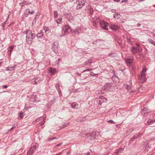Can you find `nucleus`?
<instances>
[{"mask_svg": "<svg viewBox=\"0 0 155 155\" xmlns=\"http://www.w3.org/2000/svg\"><path fill=\"white\" fill-rule=\"evenodd\" d=\"M148 41L150 43L152 44L153 43H154V41H153L152 39L150 38H149L148 39Z\"/></svg>", "mask_w": 155, "mask_h": 155, "instance_id": "obj_36", "label": "nucleus"}, {"mask_svg": "<svg viewBox=\"0 0 155 155\" xmlns=\"http://www.w3.org/2000/svg\"><path fill=\"white\" fill-rule=\"evenodd\" d=\"M126 39L128 42L130 43V42H131V39H130V38H128V37H127Z\"/></svg>", "mask_w": 155, "mask_h": 155, "instance_id": "obj_39", "label": "nucleus"}, {"mask_svg": "<svg viewBox=\"0 0 155 155\" xmlns=\"http://www.w3.org/2000/svg\"><path fill=\"white\" fill-rule=\"evenodd\" d=\"M14 48V46H11L9 48V51H10V55H11L12 51L13 50Z\"/></svg>", "mask_w": 155, "mask_h": 155, "instance_id": "obj_25", "label": "nucleus"}, {"mask_svg": "<svg viewBox=\"0 0 155 155\" xmlns=\"http://www.w3.org/2000/svg\"><path fill=\"white\" fill-rule=\"evenodd\" d=\"M143 87H141L138 88V91L139 92H142V90L143 89Z\"/></svg>", "mask_w": 155, "mask_h": 155, "instance_id": "obj_34", "label": "nucleus"}, {"mask_svg": "<svg viewBox=\"0 0 155 155\" xmlns=\"http://www.w3.org/2000/svg\"><path fill=\"white\" fill-rule=\"evenodd\" d=\"M26 32V42L29 45H31L32 43V40L34 39L36 35L35 33H32V31L30 30H26L24 31Z\"/></svg>", "mask_w": 155, "mask_h": 155, "instance_id": "obj_1", "label": "nucleus"}, {"mask_svg": "<svg viewBox=\"0 0 155 155\" xmlns=\"http://www.w3.org/2000/svg\"><path fill=\"white\" fill-rule=\"evenodd\" d=\"M38 119H37L36 120V121H38Z\"/></svg>", "mask_w": 155, "mask_h": 155, "instance_id": "obj_59", "label": "nucleus"}, {"mask_svg": "<svg viewBox=\"0 0 155 155\" xmlns=\"http://www.w3.org/2000/svg\"><path fill=\"white\" fill-rule=\"evenodd\" d=\"M66 18L68 20L71 22L73 21L74 20L73 16L71 13H66L64 15Z\"/></svg>", "mask_w": 155, "mask_h": 155, "instance_id": "obj_7", "label": "nucleus"}, {"mask_svg": "<svg viewBox=\"0 0 155 155\" xmlns=\"http://www.w3.org/2000/svg\"><path fill=\"white\" fill-rule=\"evenodd\" d=\"M108 122L110 123H113L114 124H115V123L112 120H109Z\"/></svg>", "mask_w": 155, "mask_h": 155, "instance_id": "obj_44", "label": "nucleus"}, {"mask_svg": "<svg viewBox=\"0 0 155 155\" xmlns=\"http://www.w3.org/2000/svg\"><path fill=\"white\" fill-rule=\"evenodd\" d=\"M78 75L79 76H81V74H78Z\"/></svg>", "mask_w": 155, "mask_h": 155, "instance_id": "obj_58", "label": "nucleus"}, {"mask_svg": "<svg viewBox=\"0 0 155 155\" xmlns=\"http://www.w3.org/2000/svg\"><path fill=\"white\" fill-rule=\"evenodd\" d=\"M112 80L114 82L117 83L119 81V80L118 77L116 75H114L112 78Z\"/></svg>", "mask_w": 155, "mask_h": 155, "instance_id": "obj_15", "label": "nucleus"}, {"mask_svg": "<svg viewBox=\"0 0 155 155\" xmlns=\"http://www.w3.org/2000/svg\"><path fill=\"white\" fill-rule=\"evenodd\" d=\"M44 30H45V32L47 33H48L50 31L49 28H45Z\"/></svg>", "mask_w": 155, "mask_h": 155, "instance_id": "obj_35", "label": "nucleus"}, {"mask_svg": "<svg viewBox=\"0 0 155 155\" xmlns=\"http://www.w3.org/2000/svg\"><path fill=\"white\" fill-rule=\"evenodd\" d=\"M146 71V68H143L142 71L141 73V75L140 77V79L141 80L142 82H144L146 80V78L145 75V72Z\"/></svg>", "mask_w": 155, "mask_h": 155, "instance_id": "obj_3", "label": "nucleus"}, {"mask_svg": "<svg viewBox=\"0 0 155 155\" xmlns=\"http://www.w3.org/2000/svg\"><path fill=\"white\" fill-rule=\"evenodd\" d=\"M34 13H35V12H34V11H32L31 12V13H30L32 15V14H34Z\"/></svg>", "mask_w": 155, "mask_h": 155, "instance_id": "obj_50", "label": "nucleus"}, {"mask_svg": "<svg viewBox=\"0 0 155 155\" xmlns=\"http://www.w3.org/2000/svg\"><path fill=\"white\" fill-rule=\"evenodd\" d=\"M40 15V14L38 13L36 15H35V19H36V18H38V16Z\"/></svg>", "mask_w": 155, "mask_h": 155, "instance_id": "obj_40", "label": "nucleus"}, {"mask_svg": "<svg viewBox=\"0 0 155 155\" xmlns=\"http://www.w3.org/2000/svg\"><path fill=\"white\" fill-rule=\"evenodd\" d=\"M107 99L103 96H101L97 101V102L99 104H101L102 103L107 101Z\"/></svg>", "mask_w": 155, "mask_h": 155, "instance_id": "obj_10", "label": "nucleus"}, {"mask_svg": "<svg viewBox=\"0 0 155 155\" xmlns=\"http://www.w3.org/2000/svg\"><path fill=\"white\" fill-rule=\"evenodd\" d=\"M1 63H2L1 62H0V66H1Z\"/></svg>", "mask_w": 155, "mask_h": 155, "instance_id": "obj_64", "label": "nucleus"}, {"mask_svg": "<svg viewBox=\"0 0 155 155\" xmlns=\"http://www.w3.org/2000/svg\"><path fill=\"white\" fill-rule=\"evenodd\" d=\"M141 25V24L140 23H138L137 25V27H138Z\"/></svg>", "mask_w": 155, "mask_h": 155, "instance_id": "obj_51", "label": "nucleus"}, {"mask_svg": "<svg viewBox=\"0 0 155 155\" xmlns=\"http://www.w3.org/2000/svg\"><path fill=\"white\" fill-rule=\"evenodd\" d=\"M16 65H15L13 67H8V68H7V70L8 71H11V70L10 69V68H12V70H15V68H16Z\"/></svg>", "mask_w": 155, "mask_h": 155, "instance_id": "obj_24", "label": "nucleus"}, {"mask_svg": "<svg viewBox=\"0 0 155 155\" xmlns=\"http://www.w3.org/2000/svg\"><path fill=\"white\" fill-rule=\"evenodd\" d=\"M93 70V69L92 68H88L86 70H85L84 71H83L82 73L86 71H90Z\"/></svg>", "mask_w": 155, "mask_h": 155, "instance_id": "obj_32", "label": "nucleus"}, {"mask_svg": "<svg viewBox=\"0 0 155 155\" xmlns=\"http://www.w3.org/2000/svg\"><path fill=\"white\" fill-rule=\"evenodd\" d=\"M147 110L148 109L147 107L144 108L142 110V113L145 115V116H146V115L147 114H148L150 112H145L146 111H147Z\"/></svg>", "mask_w": 155, "mask_h": 155, "instance_id": "obj_19", "label": "nucleus"}, {"mask_svg": "<svg viewBox=\"0 0 155 155\" xmlns=\"http://www.w3.org/2000/svg\"><path fill=\"white\" fill-rule=\"evenodd\" d=\"M54 17L55 18H57L58 16V12L57 11H55L54 12Z\"/></svg>", "mask_w": 155, "mask_h": 155, "instance_id": "obj_30", "label": "nucleus"}, {"mask_svg": "<svg viewBox=\"0 0 155 155\" xmlns=\"http://www.w3.org/2000/svg\"><path fill=\"white\" fill-rule=\"evenodd\" d=\"M28 2L26 1H25L22 2L20 3L19 4L21 6H23L25 5L28 4Z\"/></svg>", "mask_w": 155, "mask_h": 155, "instance_id": "obj_26", "label": "nucleus"}, {"mask_svg": "<svg viewBox=\"0 0 155 155\" xmlns=\"http://www.w3.org/2000/svg\"><path fill=\"white\" fill-rule=\"evenodd\" d=\"M90 74L91 76H94L95 75H96L97 74L94 73L93 72H91L90 73Z\"/></svg>", "mask_w": 155, "mask_h": 155, "instance_id": "obj_42", "label": "nucleus"}, {"mask_svg": "<svg viewBox=\"0 0 155 155\" xmlns=\"http://www.w3.org/2000/svg\"><path fill=\"white\" fill-rule=\"evenodd\" d=\"M56 72V70L55 68H51L50 73L53 74H54Z\"/></svg>", "mask_w": 155, "mask_h": 155, "instance_id": "obj_27", "label": "nucleus"}, {"mask_svg": "<svg viewBox=\"0 0 155 155\" xmlns=\"http://www.w3.org/2000/svg\"><path fill=\"white\" fill-rule=\"evenodd\" d=\"M120 126V125L119 124H117V127H119Z\"/></svg>", "mask_w": 155, "mask_h": 155, "instance_id": "obj_54", "label": "nucleus"}, {"mask_svg": "<svg viewBox=\"0 0 155 155\" xmlns=\"http://www.w3.org/2000/svg\"><path fill=\"white\" fill-rule=\"evenodd\" d=\"M96 133L95 132L92 133L91 134H87L86 136H88V138L92 140H94L96 138Z\"/></svg>", "mask_w": 155, "mask_h": 155, "instance_id": "obj_8", "label": "nucleus"}, {"mask_svg": "<svg viewBox=\"0 0 155 155\" xmlns=\"http://www.w3.org/2000/svg\"><path fill=\"white\" fill-rule=\"evenodd\" d=\"M86 0H78L77 3V6L76 8L77 9H79L82 7L85 2Z\"/></svg>", "mask_w": 155, "mask_h": 155, "instance_id": "obj_5", "label": "nucleus"}, {"mask_svg": "<svg viewBox=\"0 0 155 155\" xmlns=\"http://www.w3.org/2000/svg\"><path fill=\"white\" fill-rule=\"evenodd\" d=\"M154 122H155V120L149 119L147 121V124L148 125H150Z\"/></svg>", "mask_w": 155, "mask_h": 155, "instance_id": "obj_20", "label": "nucleus"}, {"mask_svg": "<svg viewBox=\"0 0 155 155\" xmlns=\"http://www.w3.org/2000/svg\"><path fill=\"white\" fill-rule=\"evenodd\" d=\"M112 84L111 83H107L103 86L101 88L102 90L104 91H110L111 89Z\"/></svg>", "mask_w": 155, "mask_h": 155, "instance_id": "obj_4", "label": "nucleus"}, {"mask_svg": "<svg viewBox=\"0 0 155 155\" xmlns=\"http://www.w3.org/2000/svg\"><path fill=\"white\" fill-rule=\"evenodd\" d=\"M114 18H115L116 17H115V15H114Z\"/></svg>", "mask_w": 155, "mask_h": 155, "instance_id": "obj_61", "label": "nucleus"}, {"mask_svg": "<svg viewBox=\"0 0 155 155\" xmlns=\"http://www.w3.org/2000/svg\"><path fill=\"white\" fill-rule=\"evenodd\" d=\"M8 86L7 85H3V87L4 88H6Z\"/></svg>", "mask_w": 155, "mask_h": 155, "instance_id": "obj_48", "label": "nucleus"}, {"mask_svg": "<svg viewBox=\"0 0 155 155\" xmlns=\"http://www.w3.org/2000/svg\"><path fill=\"white\" fill-rule=\"evenodd\" d=\"M126 87H127V90L129 91L130 92L132 91L131 90V86L127 85Z\"/></svg>", "mask_w": 155, "mask_h": 155, "instance_id": "obj_29", "label": "nucleus"}, {"mask_svg": "<svg viewBox=\"0 0 155 155\" xmlns=\"http://www.w3.org/2000/svg\"><path fill=\"white\" fill-rule=\"evenodd\" d=\"M99 19L98 18L96 17L95 19L94 18L92 20V22L94 24V25L95 26H96L97 25V24L98 23H99L100 24V22H101Z\"/></svg>", "mask_w": 155, "mask_h": 155, "instance_id": "obj_13", "label": "nucleus"}, {"mask_svg": "<svg viewBox=\"0 0 155 155\" xmlns=\"http://www.w3.org/2000/svg\"><path fill=\"white\" fill-rule=\"evenodd\" d=\"M152 34H153V36L155 37V33H152Z\"/></svg>", "mask_w": 155, "mask_h": 155, "instance_id": "obj_56", "label": "nucleus"}, {"mask_svg": "<svg viewBox=\"0 0 155 155\" xmlns=\"http://www.w3.org/2000/svg\"><path fill=\"white\" fill-rule=\"evenodd\" d=\"M92 62V60L90 59L88 60L85 61L84 62V64L87 66H89Z\"/></svg>", "mask_w": 155, "mask_h": 155, "instance_id": "obj_16", "label": "nucleus"}, {"mask_svg": "<svg viewBox=\"0 0 155 155\" xmlns=\"http://www.w3.org/2000/svg\"><path fill=\"white\" fill-rule=\"evenodd\" d=\"M26 12H28V13L29 14H30V13H31V12H30V9H26Z\"/></svg>", "mask_w": 155, "mask_h": 155, "instance_id": "obj_41", "label": "nucleus"}, {"mask_svg": "<svg viewBox=\"0 0 155 155\" xmlns=\"http://www.w3.org/2000/svg\"><path fill=\"white\" fill-rule=\"evenodd\" d=\"M81 32V30L80 28H77L74 31L75 34L78 35V34Z\"/></svg>", "mask_w": 155, "mask_h": 155, "instance_id": "obj_23", "label": "nucleus"}, {"mask_svg": "<svg viewBox=\"0 0 155 155\" xmlns=\"http://www.w3.org/2000/svg\"><path fill=\"white\" fill-rule=\"evenodd\" d=\"M28 109V108L27 107L25 106V109L27 110Z\"/></svg>", "mask_w": 155, "mask_h": 155, "instance_id": "obj_55", "label": "nucleus"}, {"mask_svg": "<svg viewBox=\"0 0 155 155\" xmlns=\"http://www.w3.org/2000/svg\"><path fill=\"white\" fill-rule=\"evenodd\" d=\"M100 25L101 26L104 30H108L107 27L108 25V24L105 21H102L100 22Z\"/></svg>", "mask_w": 155, "mask_h": 155, "instance_id": "obj_6", "label": "nucleus"}, {"mask_svg": "<svg viewBox=\"0 0 155 155\" xmlns=\"http://www.w3.org/2000/svg\"><path fill=\"white\" fill-rule=\"evenodd\" d=\"M64 34L65 35L67 33L70 32L71 31V28L69 25H67L64 26L63 28Z\"/></svg>", "mask_w": 155, "mask_h": 155, "instance_id": "obj_9", "label": "nucleus"}, {"mask_svg": "<svg viewBox=\"0 0 155 155\" xmlns=\"http://www.w3.org/2000/svg\"><path fill=\"white\" fill-rule=\"evenodd\" d=\"M55 42L54 43V46H55Z\"/></svg>", "mask_w": 155, "mask_h": 155, "instance_id": "obj_63", "label": "nucleus"}, {"mask_svg": "<svg viewBox=\"0 0 155 155\" xmlns=\"http://www.w3.org/2000/svg\"><path fill=\"white\" fill-rule=\"evenodd\" d=\"M34 149L31 147L29 150L27 152V155H31L33 153Z\"/></svg>", "mask_w": 155, "mask_h": 155, "instance_id": "obj_21", "label": "nucleus"}, {"mask_svg": "<svg viewBox=\"0 0 155 155\" xmlns=\"http://www.w3.org/2000/svg\"><path fill=\"white\" fill-rule=\"evenodd\" d=\"M56 139V138L54 137L53 138H51L49 139V140H54V139Z\"/></svg>", "mask_w": 155, "mask_h": 155, "instance_id": "obj_47", "label": "nucleus"}, {"mask_svg": "<svg viewBox=\"0 0 155 155\" xmlns=\"http://www.w3.org/2000/svg\"><path fill=\"white\" fill-rule=\"evenodd\" d=\"M45 122V120L44 119L42 122H41L40 123V125L41 126H43Z\"/></svg>", "mask_w": 155, "mask_h": 155, "instance_id": "obj_38", "label": "nucleus"}, {"mask_svg": "<svg viewBox=\"0 0 155 155\" xmlns=\"http://www.w3.org/2000/svg\"><path fill=\"white\" fill-rule=\"evenodd\" d=\"M56 21L58 24L61 23L62 21V18H58L56 20Z\"/></svg>", "mask_w": 155, "mask_h": 155, "instance_id": "obj_28", "label": "nucleus"}, {"mask_svg": "<svg viewBox=\"0 0 155 155\" xmlns=\"http://www.w3.org/2000/svg\"><path fill=\"white\" fill-rule=\"evenodd\" d=\"M43 35V34L42 33H40L38 34L37 37L38 38H40L42 37Z\"/></svg>", "mask_w": 155, "mask_h": 155, "instance_id": "obj_31", "label": "nucleus"}, {"mask_svg": "<svg viewBox=\"0 0 155 155\" xmlns=\"http://www.w3.org/2000/svg\"><path fill=\"white\" fill-rule=\"evenodd\" d=\"M24 114L23 112H21L19 114V117L21 119H22L24 117Z\"/></svg>", "mask_w": 155, "mask_h": 155, "instance_id": "obj_33", "label": "nucleus"}, {"mask_svg": "<svg viewBox=\"0 0 155 155\" xmlns=\"http://www.w3.org/2000/svg\"><path fill=\"white\" fill-rule=\"evenodd\" d=\"M16 125H15L13 127H12V128H11L9 130H9H11L13 129H14L15 127H16Z\"/></svg>", "mask_w": 155, "mask_h": 155, "instance_id": "obj_43", "label": "nucleus"}, {"mask_svg": "<svg viewBox=\"0 0 155 155\" xmlns=\"http://www.w3.org/2000/svg\"><path fill=\"white\" fill-rule=\"evenodd\" d=\"M62 143H60L59 144H57V145H56V147H58V146H59L61 145H62Z\"/></svg>", "mask_w": 155, "mask_h": 155, "instance_id": "obj_45", "label": "nucleus"}, {"mask_svg": "<svg viewBox=\"0 0 155 155\" xmlns=\"http://www.w3.org/2000/svg\"><path fill=\"white\" fill-rule=\"evenodd\" d=\"M90 154V152H87L86 155H89Z\"/></svg>", "mask_w": 155, "mask_h": 155, "instance_id": "obj_53", "label": "nucleus"}, {"mask_svg": "<svg viewBox=\"0 0 155 155\" xmlns=\"http://www.w3.org/2000/svg\"><path fill=\"white\" fill-rule=\"evenodd\" d=\"M55 155H60V154H56Z\"/></svg>", "mask_w": 155, "mask_h": 155, "instance_id": "obj_62", "label": "nucleus"}, {"mask_svg": "<svg viewBox=\"0 0 155 155\" xmlns=\"http://www.w3.org/2000/svg\"><path fill=\"white\" fill-rule=\"evenodd\" d=\"M137 45V47H132L130 49L131 51L133 54L140 55L141 53L142 49L139 45Z\"/></svg>", "mask_w": 155, "mask_h": 155, "instance_id": "obj_2", "label": "nucleus"}, {"mask_svg": "<svg viewBox=\"0 0 155 155\" xmlns=\"http://www.w3.org/2000/svg\"><path fill=\"white\" fill-rule=\"evenodd\" d=\"M140 135L139 134H136L134 135L129 140V143H130L133 142L135 139L139 137Z\"/></svg>", "mask_w": 155, "mask_h": 155, "instance_id": "obj_14", "label": "nucleus"}, {"mask_svg": "<svg viewBox=\"0 0 155 155\" xmlns=\"http://www.w3.org/2000/svg\"><path fill=\"white\" fill-rule=\"evenodd\" d=\"M110 27L112 30L114 31H117L119 29V27L117 25L114 24H111L110 25Z\"/></svg>", "mask_w": 155, "mask_h": 155, "instance_id": "obj_12", "label": "nucleus"}, {"mask_svg": "<svg viewBox=\"0 0 155 155\" xmlns=\"http://www.w3.org/2000/svg\"><path fill=\"white\" fill-rule=\"evenodd\" d=\"M40 80V79L39 78H35V80L32 82V83L33 84H38Z\"/></svg>", "mask_w": 155, "mask_h": 155, "instance_id": "obj_18", "label": "nucleus"}, {"mask_svg": "<svg viewBox=\"0 0 155 155\" xmlns=\"http://www.w3.org/2000/svg\"><path fill=\"white\" fill-rule=\"evenodd\" d=\"M152 44L155 46V41H154V43H153Z\"/></svg>", "mask_w": 155, "mask_h": 155, "instance_id": "obj_57", "label": "nucleus"}, {"mask_svg": "<svg viewBox=\"0 0 155 155\" xmlns=\"http://www.w3.org/2000/svg\"><path fill=\"white\" fill-rule=\"evenodd\" d=\"M124 148H121L120 149H117L115 152V153H116V154L115 155H117V154H118L119 153V152L121 151H123V150Z\"/></svg>", "mask_w": 155, "mask_h": 155, "instance_id": "obj_22", "label": "nucleus"}, {"mask_svg": "<svg viewBox=\"0 0 155 155\" xmlns=\"http://www.w3.org/2000/svg\"><path fill=\"white\" fill-rule=\"evenodd\" d=\"M71 105L72 108L74 109H78L79 108V105L78 104H75L74 103H73L72 104H71Z\"/></svg>", "mask_w": 155, "mask_h": 155, "instance_id": "obj_17", "label": "nucleus"}, {"mask_svg": "<svg viewBox=\"0 0 155 155\" xmlns=\"http://www.w3.org/2000/svg\"><path fill=\"white\" fill-rule=\"evenodd\" d=\"M133 57H128L126 59V62L128 66H130L133 62Z\"/></svg>", "mask_w": 155, "mask_h": 155, "instance_id": "obj_11", "label": "nucleus"}, {"mask_svg": "<svg viewBox=\"0 0 155 155\" xmlns=\"http://www.w3.org/2000/svg\"><path fill=\"white\" fill-rule=\"evenodd\" d=\"M128 2V0H122L121 1V2L122 3L124 2Z\"/></svg>", "mask_w": 155, "mask_h": 155, "instance_id": "obj_46", "label": "nucleus"}, {"mask_svg": "<svg viewBox=\"0 0 155 155\" xmlns=\"http://www.w3.org/2000/svg\"><path fill=\"white\" fill-rule=\"evenodd\" d=\"M92 13H93V12H91L90 13V14H92Z\"/></svg>", "mask_w": 155, "mask_h": 155, "instance_id": "obj_60", "label": "nucleus"}, {"mask_svg": "<svg viewBox=\"0 0 155 155\" xmlns=\"http://www.w3.org/2000/svg\"><path fill=\"white\" fill-rule=\"evenodd\" d=\"M38 145H33L32 147H31V148L33 149L34 150H35L38 147Z\"/></svg>", "mask_w": 155, "mask_h": 155, "instance_id": "obj_37", "label": "nucleus"}, {"mask_svg": "<svg viewBox=\"0 0 155 155\" xmlns=\"http://www.w3.org/2000/svg\"><path fill=\"white\" fill-rule=\"evenodd\" d=\"M114 1H116L117 2H118L120 1V0H113Z\"/></svg>", "mask_w": 155, "mask_h": 155, "instance_id": "obj_52", "label": "nucleus"}, {"mask_svg": "<svg viewBox=\"0 0 155 155\" xmlns=\"http://www.w3.org/2000/svg\"><path fill=\"white\" fill-rule=\"evenodd\" d=\"M36 19H35L34 18L33 21L32 23L33 24L34 23H35L36 22Z\"/></svg>", "mask_w": 155, "mask_h": 155, "instance_id": "obj_49", "label": "nucleus"}]
</instances>
